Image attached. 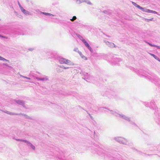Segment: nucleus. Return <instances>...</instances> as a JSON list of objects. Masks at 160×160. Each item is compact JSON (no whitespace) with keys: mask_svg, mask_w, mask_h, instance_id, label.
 I'll list each match as a JSON object with an SVG mask.
<instances>
[{"mask_svg":"<svg viewBox=\"0 0 160 160\" xmlns=\"http://www.w3.org/2000/svg\"><path fill=\"white\" fill-rule=\"evenodd\" d=\"M57 150H58V151H57L56 150H54L53 151H52L50 155L56 157L59 159L65 160L64 158V156L63 152L62 151H59L58 149H57Z\"/></svg>","mask_w":160,"mask_h":160,"instance_id":"1","label":"nucleus"},{"mask_svg":"<svg viewBox=\"0 0 160 160\" xmlns=\"http://www.w3.org/2000/svg\"><path fill=\"white\" fill-rule=\"evenodd\" d=\"M119 118H120L127 121L130 122V124L133 125L135 127H137V125L134 122H132L131 120V118L130 117H129L122 113H121L119 115Z\"/></svg>","mask_w":160,"mask_h":160,"instance_id":"2","label":"nucleus"},{"mask_svg":"<svg viewBox=\"0 0 160 160\" xmlns=\"http://www.w3.org/2000/svg\"><path fill=\"white\" fill-rule=\"evenodd\" d=\"M58 61L61 64H65L67 65H73V63L70 60L63 58L60 57L59 58Z\"/></svg>","mask_w":160,"mask_h":160,"instance_id":"3","label":"nucleus"},{"mask_svg":"<svg viewBox=\"0 0 160 160\" xmlns=\"http://www.w3.org/2000/svg\"><path fill=\"white\" fill-rule=\"evenodd\" d=\"M114 139L120 144H127V140L122 137H115L114 138Z\"/></svg>","mask_w":160,"mask_h":160,"instance_id":"4","label":"nucleus"},{"mask_svg":"<svg viewBox=\"0 0 160 160\" xmlns=\"http://www.w3.org/2000/svg\"><path fill=\"white\" fill-rule=\"evenodd\" d=\"M144 104L146 107H149L153 110L156 109L157 108V107L155 105L153 100L150 103L147 102H145Z\"/></svg>","mask_w":160,"mask_h":160,"instance_id":"5","label":"nucleus"},{"mask_svg":"<svg viewBox=\"0 0 160 160\" xmlns=\"http://www.w3.org/2000/svg\"><path fill=\"white\" fill-rule=\"evenodd\" d=\"M79 39L83 43L85 46L91 52H93V50L92 48H91L90 46L89 45V44L83 38V37H80Z\"/></svg>","mask_w":160,"mask_h":160,"instance_id":"6","label":"nucleus"},{"mask_svg":"<svg viewBox=\"0 0 160 160\" xmlns=\"http://www.w3.org/2000/svg\"><path fill=\"white\" fill-rule=\"evenodd\" d=\"M92 148H93L94 151H97V150L98 154L100 155H102L101 152V153L103 152V150L100 148L98 145L92 146Z\"/></svg>","mask_w":160,"mask_h":160,"instance_id":"7","label":"nucleus"},{"mask_svg":"<svg viewBox=\"0 0 160 160\" xmlns=\"http://www.w3.org/2000/svg\"><path fill=\"white\" fill-rule=\"evenodd\" d=\"M108 110L110 111V113L114 115L116 117H119L120 113L117 110H110L109 109H108Z\"/></svg>","mask_w":160,"mask_h":160,"instance_id":"8","label":"nucleus"},{"mask_svg":"<svg viewBox=\"0 0 160 160\" xmlns=\"http://www.w3.org/2000/svg\"><path fill=\"white\" fill-rule=\"evenodd\" d=\"M76 2L77 4H79L82 2H86L89 5H92V3L89 0H76Z\"/></svg>","mask_w":160,"mask_h":160,"instance_id":"9","label":"nucleus"},{"mask_svg":"<svg viewBox=\"0 0 160 160\" xmlns=\"http://www.w3.org/2000/svg\"><path fill=\"white\" fill-rule=\"evenodd\" d=\"M35 78L38 81H46L49 80L48 77L45 76L44 77L40 78L38 77H36Z\"/></svg>","mask_w":160,"mask_h":160,"instance_id":"10","label":"nucleus"},{"mask_svg":"<svg viewBox=\"0 0 160 160\" xmlns=\"http://www.w3.org/2000/svg\"><path fill=\"white\" fill-rule=\"evenodd\" d=\"M106 44L109 47L111 48H116L117 47L115 44L112 42H110L108 41H105Z\"/></svg>","mask_w":160,"mask_h":160,"instance_id":"11","label":"nucleus"},{"mask_svg":"<svg viewBox=\"0 0 160 160\" xmlns=\"http://www.w3.org/2000/svg\"><path fill=\"white\" fill-rule=\"evenodd\" d=\"M155 120L156 122L160 126V116L158 115H156L155 118Z\"/></svg>","mask_w":160,"mask_h":160,"instance_id":"12","label":"nucleus"},{"mask_svg":"<svg viewBox=\"0 0 160 160\" xmlns=\"http://www.w3.org/2000/svg\"><path fill=\"white\" fill-rule=\"evenodd\" d=\"M80 74H81L82 76V78H84L85 79V78H88V74L87 72H82L80 73Z\"/></svg>","mask_w":160,"mask_h":160,"instance_id":"13","label":"nucleus"},{"mask_svg":"<svg viewBox=\"0 0 160 160\" xmlns=\"http://www.w3.org/2000/svg\"><path fill=\"white\" fill-rule=\"evenodd\" d=\"M14 102H15L18 104L22 106L23 107H24V101L19 100L17 101L14 100Z\"/></svg>","mask_w":160,"mask_h":160,"instance_id":"14","label":"nucleus"},{"mask_svg":"<svg viewBox=\"0 0 160 160\" xmlns=\"http://www.w3.org/2000/svg\"><path fill=\"white\" fill-rule=\"evenodd\" d=\"M21 10L23 13H24V14H25L26 15H29L31 14L30 12H29L28 11L26 10L23 8H22V9H21Z\"/></svg>","mask_w":160,"mask_h":160,"instance_id":"15","label":"nucleus"},{"mask_svg":"<svg viewBox=\"0 0 160 160\" xmlns=\"http://www.w3.org/2000/svg\"><path fill=\"white\" fill-rule=\"evenodd\" d=\"M40 14H42L44 15H45L49 16V17H52V16H55V15H54L51 13H47V12H40Z\"/></svg>","mask_w":160,"mask_h":160,"instance_id":"16","label":"nucleus"},{"mask_svg":"<svg viewBox=\"0 0 160 160\" xmlns=\"http://www.w3.org/2000/svg\"><path fill=\"white\" fill-rule=\"evenodd\" d=\"M154 79L153 80L155 81V82H156V83H157V84L160 85V79L159 78H158L156 76H154Z\"/></svg>","mask_w":160,"mask_h":160,"instance_id":"17","label":"nucleus"},{"mask_svg":"<svg viewBox=\"0 0 160 160\" xmlns=\"http://www.w3.org/2000/svg\"><path fill=\"white\" fill-rule=\"evenodd\" d=\"M147 43L151 46L156 47L158 49H160V46H157L156 45L152 44L149 42H147Z\"/></svg>","mask_w":160,"mask_h":160,"instance_id":"18","label":"nucleus"},{"mask_svg":"<svg viewBox=\"0 0 160 160\" xmlns=\"http://www.w3.org/2000/svg\"><path fill=\"white\" fill-rule=\"evenodd\" d=\"M28 146H30L33 150H35V147L33 146L30 142L28 143Z\"/></svg>","mask_w":160,"mask_h":160,"instance_id":"19","label":"nucleus"},{"mask_svg":"<svg viewBox=\"0 0 160 160\" xmlns=\"http://www.w3.org/2000/svg\"><path fill=\"white\" fill-rule=\"evenodd\" d=\"M79 54L80 55V56L82 59H84L85 60H87V58L84 55H83V54H82V52H79Z\"/></svg>","mask_w":160,"mask_h":160,"instance_id":"20","label":"nucleus"},{"mask_svg":"<svg viewBox=\"0 0 160 160\" xmlns=\"http://www.w3.org/2000/svg\"><path fill=\"white\" fill-rule=\"evenodd\" d=\"M152 11L153 10L144 8L143 11L148 13H152Z\"/></svg>","mask_w":160,"mask_h":160,"instance_id":"21","label":"nucleus"},{"mask_svg":"<svg viewBox=\"0 0 160 160\" xmlns=\"http://www.w3.org/2000/svg\"><path fill=\"white\" fill-rule=\"evenodd\" d=\"M114 61L115 62V64H118V62L121 61L122 60L119 58H116Z\"/></svg>","mask_w":160,"mask_h":160,"instance_id":"22","label":"nucleus"},{"mask_svg":"<svg viewBox=\"0 0 160 160\" xmlns=\"http://www.w3.org/2000/svg\"><path fill=\"white\" fill-rule=\"evenodd\" d=\"M136 7H137L138 8L141 10L142 11H143L144 10V8H142V7H141L138 4L137 5Z\"/></svg>","mask_w":160,"mask_h":160,"instance_id":"23","label":"nucleus"},{"mask_svg":"<svg viewBox=\"0 0 160 160\" xmlns=\"http://www.w3.org/2000/svg\"><path fill=\"white\" fill-rule=\"evenodd\" d=\"M149 54L151 56L153 57L155 59H156L157 60H158V59H159V58L157 56H156V55H155L154 54H152V53H149Z\"/></svg>","mask_w":160,"mask_h":160,"instance_id":"24","label":"nucleus"},{"mask_svg":"<svg viewBox=\"0 0 160 160\" xmlns=\"http://www.w3.org/2000/svg\"><path fill=\"white\" fill-rule=\"evenodd\" d=\"M0 60H2V61H5L6 62H9V61L8 60L2 57L1 56H0Z\"/></svg>","mask_w":160,"mask_h":160,"instance_id":"25","label":"nucleus"},{"mask_svg":"<svg viewBox=\"0 0 160 160\" xmlns=\"http://www.w3.org/2000/svg\"><path fill=\"white\" fill-rule=\"evenodd\" d=\"M8 114H9L10 115H20L21 114H18V113H14L12 112H9V113H8Z\"/></svg>","mask_w":160,"mask_h":160,"instance_id":"26","label":"nucleus"},{"mask_svg":"<svg viewBox=\"0 0 160 160\" xmlns=\"http://www.w3.org/2000/svg\"><path fill=\"white\" fill-rule=\"evenodd\" d=\"M103 12L104 13L108 14H110L111 13V12L110 11V10L104 11H103Z\"/></svg>","mask_w":160,"mask_h":160,"instance_id":"27","label":"nucleus"},{"mask_svg":"<svg viewBox=\"0 0 160 160\" xmlns=\"http://www.w3.org/2000/svg\"><path fill=\"white\" fill-rule=\"evenodd\" d=\"M76 19H77V18H76V16H73V17H72V18L70 19V20L71 21H73L75 20Z\"/></svg>","mask_w":160,"mask_h":160,"instance_id":"28","label":"nucleus"},{"mask_svg":"<svg viewBox=\"0 0 160 160\" xmlns=\"http://www.w3.org/2000/svg\"><path fill=\"white\" fill-rule=\"evenodd\" d=\"M73 50L75 52H77L78 53L79 52H80L79 50H78V48H74Z\"/></svg>","mask_w":160,"mask_h":160,"instance_id":"29","label":"nucleus"},{"mask_svg":"<svg viewBox=\"0 0 160 160\" xmlns=\"http://www.w3.org/2000/svg\"><path fill=\"white\" fill-rule=\"evenodd\" d=\"M18 4L21 10L22 8H23V7L21 6L19 1H18Z\"/></svg>","mask_w":160,"mask_h":160,"instance_id":"30","label":"nucleus"},{"mask_svg":"<svg viewBox=\"0 0 160 160\" xmlns=\"http://www.w3.org/2000/svg\"><path fill=\"white\" fill-rule=\"evenodd\" d=\"M23 142H24L26 143L28 145V143H29V142L27 140H23Z\"/></svg>","mask_w":160,"mask_h":160,"instance_id":"31","label":"nucleus"},{"mask_svg":"<svg viewBox=\"0 0 160 160\" xmlns=\"http://www.w3.org/2000/svg\"><path fill=\"white\" fill-rule=\"evenodd\" d=\"M0 37L2 38H3L6 39H7L8 38V37H7L1 35H0Z\"/></svg>","mask_w":160,"mask_h":160,"instance_id":"32","label":"nucleus"},{"mask_svg":"<svg viewBox=\"0 0 160 160\" xmlns=\"http://www.w3.org/2000/svg\"><path fill=\"white\" fill-rule=\"evenodd\" d=\"M23 115L25 117V118H28V119H31V118L29 117V116H28L25 114H23Z\"/></svg>","mask_w":160,"mask_h":160,"instance_id":"33","label":"nucleus"},{"mask_svg":"<svg viewBox=\"0 0 160 160\" xmlns=\"http://www.w3.org/2000/svg\"><path fill=\"white\" fill-rule=\"evenodd\" d=\"M153 18H151V19H145V20H146L147 22H149V21H152V20L153 19Z\"/></svg>","mask_w":160,"mask_h":160,"instance_id":"34","label":"nucleus"},{"mask_svg":"<svg viewBox=\"0 0 160 160\" xmlns=\"http://www.w3.org/2000/svg\"><path fill=\"white\" fill-rule=\"evenodd\" d=\"M34 49V48H28V50L30 51H32Z\"/></svg>","mask_w":160,"mask_h":160,"instance_id":"35","label":"nucleus"},{"mask_svg":"<svg viewBox=\"0 0 160 160\" xmlns=\"http://www.w3.org/2000/svg\"><path fill=\"white\" fill-rule=\"evenodd\" d=\"M60 67L62 68H63L64 69H68V68H69L68 67H65L64 66H60Z\"/></svg>","mask_w":160,"mask_h":160,"instance_id":"36","label":"nucleus"},{"mask_svg":"<svg viewBox=\"0 0 160 160\" xmlns=\"http://www.w3.org/2000/svg\"><path fill=\"white\" fill-rule=\"evenodd\" d=\"M20 76H21V77H22L23 78H27L28 79L30 80L31 79V78H28V77H25V76H22L21 75Z\"/></svg>","mask_w":160,"mask_h":160,"instance_id":"37","label":"nucleus"},{"mask_svg":"<svg viewBox=\"0 0 160 160\" xmlns=\"http://www.w3.org/2000/svg\"><path fill=\"white\" fill-rule=\"evenodd\" d=\"M132 3L133 5H134L136 7L137 5V4H136V3L132 2Z\"/></svg>","mask_w":160,"mask_h":160,"instance_id":"38","label":"nucleus"},{"mask_svg":"<svg viewBox=\"0 0 160 160\" xmlns=\"http://www.w3.org/2000/svg\"><path fill=\"white\" fill-rule=\"evenodd\" d=\"M152 13L158 14V12L155 11H152Z\"/></svg>","mask_w":160,"mask_h":160,"instance_id":"39","label":"nucleus"},{"mask_svg":"<svg viewBox=\"0 0 160 160\" xmlns=\"http://www.w3.org/2000/svg\"><path fill=\"white\" fill-rule=\"evenodd\" d=\"M14 12L15 14V15H17L18 13L15 10L14 11Z\"/></svg>","mask_w":160,"mask_h":160,"instance_id":"40","label":"nucleus"},{"mask_svg":"<svg viewBox=\"0 0 160 160\" xmlns=\"http://www.w3.org/2000/svg\"><path fill=\"white\" fill-rule=\"evenodd\" d=\"M4 112L5 113H6L8 114V113H9V111H4Z\"/></svg>","mask_w":160,"mask_h":160,"instance_id":"41","label":"nucleus"},{"mask_svg":"<svg viewBox=\"0 0 160 160\" xmlns=\"http://www.w3.org/2000/svg\"><path fill=\"white\" fill-rule=\"evenodd\" d=\"M16 140L18 141H20V139H16Z\"/></svg>","mask_w":160,"mask_h":160,"instance_id":"42","label":"nucleus"},{"mask_svg":"<svg viewBox=\"0 0 160 160\" xmlns=\"http://www.w3.org/2000/svg\"><path fill=\"white\" fill-rule=\"evenodd\" d=\"M23 139H20V141L21 142H23Z\"/></svg>","mask_w":160,"mask_h":160,"instance_id":"43","label":"nucleus"},{"mask_svg":"<svg viewBox=\"0 0 160 160\" xmlns=\"http://www.w3.org/2000/svg\"><path fill=\"white\" fill-rule=\"evenodd\" d=\"M78 37L79 38L80 37H81L80 35H77Z\"/></svg>","mask_w":160,"mask_h":160,"instance_id":"44","label":"nucleus"},{"mask_svg":"<svg viewBox=\"0 0 160 160\" xmlns=\"http://www.w3.org/2000/svg\"><path fill=\"white\" fill-rule=\"evenodd\" d=\"M90 118L91 119H93V117L92 116H90Z\"/></svg>","mask_w":160,"mask_h":160,"instance_id":"45","label":"nucleus"},{"mask_svg":"<svg viewBox=\"0 0 160 160\" xmlns=\"http://www.w3.org/2000/svg\"><path fill=\"white\" fill-rule=\"evenodd\" d=\"M158 60L160 62V59H159H159H158Z\"/></svg>","mask_w":160,"mask_h":160,"instance_id":"46","label":"nucleus"},{"mask_svg":"<svg viewBox=\"0 0 160 160\" xmlns=\"http://www.w3.org/2000/svg\"><path fill=\"white\" fill-rule=\"evenodd\" d=\"M27 1H28L29 0H27Z\"/></svg>","mask_w":160,"mask_h":160,"instance_id":"47","label":"nucleus"}]
</instances>
